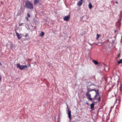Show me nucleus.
Instances as JSON below:
<instances>
[{
    "label": "nucleus",
    "mask_w": 122,
    "mask_h": 122,
    "mask_svg": "<svg viewBox=\"0 0 122 122\" xmlns=\"http://www.w3.org/2000/svg\"><path fill=\"white\" fill-rule=\"evenodd\" d=\"M25 7L30 9H32L34 8L33 4L28 0H27L25 3Z\"/></svg>",
    "instance_id": "nucleus-1"
},
{
    "label": "nucleus",
    "mask_w": 122,
    "mask_h": 122,
    "mask_svg": "<svg viewBox=\"0 0 122 122\" xmlns=\"http://www.w3.org/2000/svg\"><path fill=\"white\" fill-rule=\"evenodd\" d=\"M87 91L90 92L92 91H94L96 92V95L94 96L93 99H94L97 100V98H96V97L97 96H99V90L97 89V90H95L94 89H91L90 88H88L87 89Z\"/></svg>",
    "instance_id": "nucleus-2"
},
{
    "label": "nucleus",
    "mask_w": 122,
    "mask_h": 122,
    "mask_svg": "<svg viewBox=\"0 0 122 122\" xmlns=\"http://www.w3.org/2000/svg\"><path fill=\"white\" fill-rule=\"evenodd\" d=\"M16 65L17 67L21 70L24 69L25 68L27 67L28 66H27L26 65H21L19 63L17 64Z\"/></svg>",
    "instance_id": "nucleus-3"
},
{
    "label": "nucleus",
    "mask_w": 122,
    "mask_h": 122,
    "mask_svg": "<svg viewBox=\"0 0 122 122\" xmlns=\"http://www.w3.org/2000/svg\"><path fill=\"white\" fill-rule=\"evenodd\" d=\"M86 95L87 97V98L90 101H92L93 98H92L91 97V95L89 93V92L87 91L86 92Z\"/></svg>",
    "instance_id": "nucleus-4"
},
{
    "label": "nucleus",
    "mask_w": 122,
    "mask_h": 122,
    "mask_svg": "<svg viewBox=\"0 0 122 122\" xmlns=\"http://www.w3.org/2000/svg\"><path fill=\"white\" fill-rule=\"evenodd\" d=\"M70 18V16L69 15L67 16H65L63 18V20L66 21H68Z\"/></svg>",
    "instance_id": "nucleus-5"
},
{
    "label": "nucleus",
    "mask_w": 122,
    "mask_h": 122,
    "mask_svg": "<svg viewBox=\"0 0 122 122\" xmlns=\"http://www.w3.org/2000/svg\"><path fill=\"white\" fill-rule=\"evenodd\" d=\"M83 2V0H80L77 3L78 6H80L82 4Z\"/></svg>",
    "instance_id": "nucleus-6"
},
{
    "label": "nucleus",
    "mask_w": 122,
    "mask_h": 122,
    "mask_svg": "<svg viewBox=\"0 0 122 122\" xmlns=\"http://www.w3.org/2000/svg\"><path fill=\"white\" fill-rule=\"evenodd\" d=\"M68 117L70 120H71V111L70 110H68Z\"/></svg>",
    "instance_id": "nucleus-7"
},
{
    "label": "nucleus",
    "mask_w": 122,
    "mask_h": 122,
    "mask_svg": "<svg viewBox=\"0 0 122 122\" xmlns=\"http://www.w3.org/2000/svg\"><path fill=\"white\" fill-rule=\"evenodd\" d=\"M15 32L16 35L18 39H20L21 38V37L20 36L19 34L16 31V30L15 29Z\"/></svg>",
    "instance_id": "nucleus-8"
},
{
    "label": "nucleus",
    "mask_w": 122,
    "mask_h": 122,
    "mask_svg": "<svg viewBox=\"0 0 122 122\" xmlns=\"http://www.w3.org/2000/svg\"><path fill=\"white\" fill-rule=\"evenodd\" d=\"M91 108L92 110H93V108L94 107V104L93 103H92L90 105Z\"/></svg>",
    "instance_id": "nucleus-9"
},
{
    "label": "nucleus",
    "mask_w": 122,
    "mask_h": 122,
    "mask_svg": "<svg viewBox=\"0 0 122 122\" xmlns=\"http://www.w3.org/2000/svg\"><path fill=\"white\" fill-rule=\"evenodd\" d=\"M39 1V0H34V4H36V3H38Z\"/></svg>",
    "instance_id": "nucleus-10"
},
{
    "label": "nucleus",
    "mask_w": 122,
    "mask_h": 122,
    "mask_svg": "<svg viewBox=\"0 0 122 122\" xmlns=\"http://www.w3.org/2000/svg\"><path fill=\"white\" fill-rule=\"evenodd\" d=\"M44 33L42 31L40 34V36L41 37H42L44 35Z\"/></svg>",
    "instance_id": "nucleus-11"
},
{
    "label": "nucleus",
    "mask_w": 122,
    "mask_h": 122,
    "mask_svg": "<svg viewBox=\"0 0 122 122\" xmlns=\"http://www.w3.org/2000/svg\"><path fill=\"white\" fill-rule=\"evenodd\" d=\"M93 61L94 63L96 65H97L98 64V63L97 61H96L95 60H93Z\"/></svg>",
    "instance_id": "nucleus-12"
},
{
    "label": "nucleus",
    "mask_w": 122,
    "mask_h": 122,
    "mask_svg": "<svg viewBox=\"0 0 122 122\" xmlns=\"http://www.w3.org/2000/svg\"><path fill=\"white\" fill-rule=\"evenodd\" d=\"M100 37V35L98 34H97L96 40H98V38Z\"/></svg>",
    "instance_id": "nucleus-13"
},
{
    "label": "nucleus",
    "mask_w": 122,
    "mask_h": 122,
    "mask_svg": "<svg viewBox=\"0 0 122 122\" xmlns=\"http://www.w3.org/2000/svg\"><path fill=\"white\" fill-rule=\"evenodd\" d=\"M89 7V9H91L92 8V5L91 4L90 2V3L89 5H88Z\"/></svg>",
    "instance_id": "nucleus-14"
},
{
    "label": "nucleus",
    "mask_w": 122,
    "mask_h": 122,
    "mask_svg": "<svg viewBox=\"0 0 122 122\" xmlns=\"http://www.w3.org/2000/svg\"><path fill=\"white\" fill-rule=\"evenodd\" d=\"M117 62L118 64L122 63V59H120L119 61H118Z\"/></svg>",
    "instance_id": "nucleus-15"
},
{
    "label": "nucleus",
    "mask_w": 122,
    "mask_h": 122,
    "mask_svg": "<svg viewBox=\"0 0 122 122\" xmlns=\"http://www.w3.org/2000/svg\"><path fill=\"white\" fill-rule=\"evenodd\" d=\"M101 97H100L99 96L98 98V99H97V100H98V102H99L101 101Z\"/></svg>",
    "instance_id": "nucleus-16"
},
{
    "label": "nucleus",
    "mask_w": 122,
    "mask_h": 122,
    "mask_svg": "<svg viewBox=\"0 0 122 122\" xmlns=\"http://www.w3.org/2000/svg\"><path fill=\"white\" fill-rule=\"evenodd\" d=\"M27 15L28 16L27 17H28L29 18H30V15L29 13H27Z\"/></svg>",
    "instance_id": "nucleus-17"
},
{
    "label": "nucleus",
    "mask_w": 122,
    "mask_h": 122,
    "mask_svg": "<svg viewBox=\"0 0 122 122\" xmlns=\"http://www.w3.org/2000/svg\"><path fill=\"white\" fill-rule=\"evenodd\" d=\"M13 45L12 44H11L10 45V49H12V48L13 47Z\"/></svg>",
    "instance_id": "nucleus-18"
},
{
    "label": "nucleus",
    "mask_w": 122,
    "mask_h": 122,
    "mask_svg": "<svg viewBox=\"0 0 122 122\" xmlns=\"http://www.w3.org/2000/svg\"><path fill=\"white\" fill-rule=\"evenodd\" d=\"M23 24V23H21L19 25V26H22V25Z\"/></svg>",
    "instance_id": "nucleus-19"
},
{
    "label": "nucleus",
    "mask_w": 122,
    "mask_h": 122,
    "mask_svg": "<svg viewBox=\"0 0 122 122\" xmlns=\"http://www.w3.org/2000/svg\"><path fill=\"white\" fill-rule=\"evenodd\" d=\"M25 18L26 19V20L27 21H28V20H29V19H28V17H25Z\"/></svg>",
    "instance_id": "nucleus-20"
},
{
    "label": "nucleus",
    "mask_w": 122,
    "mask_h": 122,
    "mask_svg": "<svg viewBox=\"0 0 122 122\" xmlns=\"http://www.w3.org/2000/svg\"><path fill=\"white\" fill-rule=\"evenodd\" d=\"M120 54H119V55H118V57H119V56H120Z\"/></svg>",
    "instance_id": "nucleus-21"
},
{
    "label": "nucleus",
    "mask_w": 122,
    "mask_h": 122,
    "mask_svg": "<svg viewBox=\"0 0 122 122\" xmlns=\"http://www.w3.org/2000/svg\"><path fill=\"white\" fill-rule=\"evenodd\" d=\"M116 3H117V4H118V2L117 1H116Z\"/></svg>",
    "instance_id": "nucleus-22"
},
{
    "label": "nucleus",
    "mask_w": 122,
    "mask_h": 122,
    "mask_svg": "<svg viewBox=\"0 0 122 122\" xmlns=\"http://www.w3.org/2000/svg\"><path fill=\"white\" fill-rule=\"evenodd\" d=\"M0 65H2L1 64L0 62Z\"/></svg>",
    "instance_id": "nucleus-23"
},
{
    "label": "nucleus",
    "mask_w": 122,
    "mask_h": 122,
    "mask_svg": "<svg viewBox=\"0 0 122 122\" xmlns=\"http://www.w3.org/2000/svg\"><path fill=\"white\" fill-rule=\"evenodd\" d=\"M26 36H26V35H25V37H26Z\"/></svg>",
    "instance_id": "nucleus-24"
},
{
    "label": "nucleus",
    "mask_w": 122,
    "mask_h": 122,
    "mask_svg": "<svg viewBox=\"0 0 122 122\" xmlns=\"http://www.w3.org/2000/svg\"><path fill=\"white\" fill-rule=\"evenodd\" d=\"M29 66H30V65H29Z\"/></svg>",
    "instance_id": "nucleus-25"
},
{
    "label": "nucleus",
    "mask_w": 122,
    "mask_h": 122,
    "mask_svg": "<svg viewBox=\"0 0 122 122\" xmlns=\"http://www.w3.org/2000/svg\"><path fill=\"white\" fill-rule=\"evenodd\" d=\"M116 101H117V99H116Z\"/></svg>",
    "instance_id": "nucleus-26"
}]
</instances>
